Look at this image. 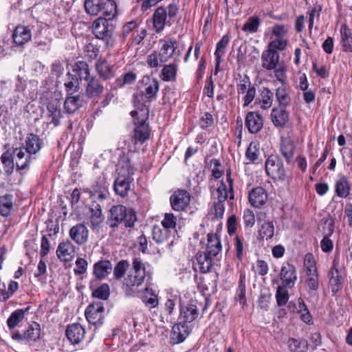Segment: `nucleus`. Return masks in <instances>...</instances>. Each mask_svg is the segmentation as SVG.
I'll return each instance as SVG.
<instances>
[{"label": "nucleus", "instance_id": "1", "mask_svg": "<svg viewBox=\"0 0 352 352\" xmlns=\"http://www.w3.org/2000/svg\"><path fill=\"white\" fill-rule=\"evenodd\" d=\"M146 277L151 278V272L146 270L145 264L140 258H133L132 270L124 278L122 289L126 297L138 296L146 307L155 308L158 305V298L154 290L151 287H146L142 291L138 289Z\"/></svg>", "mask_w": 352, "mask_h": 352}, {"label": "nucleus", "instance_id": "2", "mask_svg": "<svg viewBox=\"0 0 352 352\" xmlns=\"http://www.w3.org/2000/svg\"><path fill=\"white\" fill-rule=\"evenodd\" d=\"M160 89L159 80L151 76H144L138 82V91L133 94V102L136 109H141L146 103L157 98Z\"/></svg>", "mask_w": 352, "mask_h": 352}, {"label": "nucleus", "instance_id": "3", "mask_svg": "<svg viewBox=\"0 0 352 352\" xmlns=\"http://www.w3.org/2000/svg\"><path fill=\"white\" fill-rule=\"evenodd\" d=\"M206 251L197 254V265L201 273L209 272L213 265V257L217 256L222 250L220 239L217 234L210 233L208 236Z\"/></svg>", "mask_w": 352, "mask_h": 352}, {"label": "nucleus", "instance_id": "4", "mask_svg": "<svg viewBox=\"0 0 352 352\" xmlns=\"http://www.w3.org/2000/svg\"><path fill=\"white\" fill-rule=\"evenodd\" d=\"M134 119L135 127L132 140L135 144H144L150 137V128L147 120L149 116L148 106H142L141 109H135L131 112Z\"/></svg>", "mask_w": 352, "mask_h": 352}, {"label": "nucleus", "instance_id": "5", "mask_svg": "<svg viewBox=\"0 0 352 352\" xmlns=\"http://www.w3.org/2000/svg\"><path fill=\"white\" fill-rule=\"evenodd\" d=\"M85 12L90 16L102 13L106 17L113 19L117 14V4L114 0H85Z\"/></svg>", "mask_w": 352, "mask_h": 352}, {"label": "nucleus", "instance_id": "6", "mask_svg": "<svg viewBox=\"0 0 352 352\" xmlns=\"http://www.w3.org/2000/svg\"><path fill=\"white\" fill-rule=\"evenodd\" d=\"M109 17H99L93 23L92 29L95 36L103 41L107 47L114 45L115 39L113 36L114 26Z\"/></svg>", "mask_w": 352, "mask_h": 352}, {"label": "nucleus", "instance_id": "7", "mask_svg": "<svg viewBox=\"0 0 352 352\" xmlns=\"http://www.w3.org/2000/svg\"><path fill=\"white\" fill-rule=\"evenodd\" d=\"M236 80V85L238 95H244L243 107L248 106L255 98L256 88L252 85L250 77L247 74H238Z\"/></svg>", "mask_w": 352, "mask_h": 352}, {"label": "nucleus", "instance_id": "8", "mask_svg": "<svg viewBox=\"0 0 352 352\" xmlns=\"http://www.w3.org/2000/svg\"><path fill=\"white\" fill-rule=\"evenodd\" d=\"M265 171L268 176L274 180L285 179V170L281 159L274 155H270L265 162Z\"/></svg>", "mask_w": 352, "mask_h": 352}, {"label": "nucleus", "instance_id": "9", "mask_svg": "<svg viewBox=\"0 0 352 352\" xmlns=\"http://www.w3.org/2000/svg\"><path fill=\"white\" fill-rule=\"evenodd\" d=\"M40 336L41 327L40 324L36 322L30 324L23 333H21L19 331H13L11 333L12 338L18 342L36 341L40 338Z\"/></svg>", "mask_w": 352, "mask_h": 352}, {"label": "nucleus", "instance_id": "10", "mask_svg": "<svg viewBox=\"0 0 352 352\" xmlns=\"http://www.w3.org/2000/svg\"><path fill=\"white\" fill-rule=\"evenodd\" d=\"M170 202L174 210L183 211L190 202V195L186 190H177L170 196Z\"/></svg>", "mask_w": 352, "mask_h": 352}, {"label": "nucleus", "instance_id": "11", "mask_svg": "<svg viewBox=\"0 0 352 352\" xmlns=\"http://www.w3.org/2000/svg\"><path fill=\"white\" fill-rule=\"evenodd\" d=\"M104 311L103 304L101 302H94L87 307L85 314L89 323L98 324L102 323Z\"/></svg>", "mask_w": 352, "mask_h": 352}, {"label": "nucleus", "instance_id": "12", "mask_svg": "<svg viewBox=\"0 0 352 352\" xmlns=\"http://www.w3.org/2000/svg\"><path fill=\"white\" fill-rule=\"evenodd\" d=\"M295 149L296 145L294 142V138L290 133L281 138L280 151L287 164H290L292 162Z\"/></svg>", "mask_w": 352, "mask_h": 352}, {"label": "nucleus", "instance_id": "13", "mask_svg": "<svg viewBox=\"0 0 352 352\" xmlns=\"http://www.w3.org/2000/svg\"><path fill=\"white\" fill-rule=\"evenodd\" d=\"M85 328L78 323L69 324L65 331V335L67 340L72 344L80 343L85 336Z\"/></svg>", "mask_w": 352, "mask_h": 352}, {"label": "nucleus", "instance_id": "14", "mask_svg": "<svg viewBox=\"0 0 352 352\" xmlns=\"http://www.w3.org/2000/svg\"><path fill=\"white\" fill-rule=\"evenodd\" d=\"M126 214V207L122 205L113 206L109 212L107 223L112 228H116L123 221Z\"/></svg>", "mask_w": 352, "mask_h": 352}, {"label": "nucleus", "instance_id": "15", "mask_svg": "<svg viewBox=\"0 0 352 352\" xmlns=\"http://www.w3.org/2000/svg\"><path fill=\"white\" fill-rule=\"evenodd\" d=\"M245 124L250 133H256L263 126V118L258 112L250 111L246 115Z\"/></svg>", "mask_w": 352, "mask_h": 352}, {"label": "nucleus", "instance_id": "16", "mask_svg": "<svg viewBox=\"0 0 352 352\" xmlns=\"http://www.w3.org/2000/svg\"><path fill=\"white\" fill-rule=\"evenodd\" d=\"M280 278L283 286L287 288H292L297 280V274L294 265L287 263L281 267Z\"/></svg>", "mask_w": 352, "mask_h": 352}, {"label": "nucleus", "instance_id": "17", "mask_svg": "<svg viewBox=\"0 0 352 352\" xmlns=\"http://www.w3.org/2000/svg\"><path fill=\"white\" fill-rule=\"evenodd\" d=\"M89 230L85 224L79 223L71 228L70 238L78 245H82L87 241Z\"/></svg>", "mask_w": 352, "mask_h": 352}, {"label": "nucleus", "instance_id": "18", "mask_svg": "<svg viewBox=\"0 0 352 352\" xmlns=\"http://www.w3.org/2000/svg\"><path fill=\"white\" fill-rule=\"evenodd\" d=\"M84 192L88 193L89 197L94 200H104L109 195L107 187L101 180L96 181L91 187L85 188Z\"/></svg>", "mask_w": 352, "mask_h": 352}, {"label": "nucleus", "instance_id": "19", "mask_svg": "<svg viewBox=\"0 0 352 352\" xmlns=\"http://www.w3.org/2000/svg\"><path fill=\"white\" fill-rule=\"evenodd\" d=\"M133 181L132 177L118 175L113 184L115 192L122 197H126L131 189V183Z\"/></svg>", "mask_w": 352, "mask_h": 352}, {"label": "nucleus", "instance_id": "20", "mask_svg": "<svg viewBox=\"0 0 352 352\" xmlns=\"http://www.w3.org/2000/svg\"><path fill=\"white\" fill-rule=\"evenodd\" d=\"M56 255L61 261L69 262L74 257L75 247L70 241L61 242L57 248Z\"/></svg>", "mask_w": 352, "mask_h": 352}, {"label": "nucleus", "instance_id": "21", "mask_svg": "<svg viewBox=\"0 0 352 352\" xmlns=\"http://www.w3.org/2000/svg\"><path fill=\"white\" fill-rule=\"evenodd\" d=\"M267 191L262 187L253 188L250 192L248 199L250 204L255 208H260L267 201Z\"/></svg>", "mask_w": 352, "mask_h": 352}, {"label": "nucleus", "instance_id": "22", "mask_svg": "<svg viewBox=\"0 0 352 352\" xmlns=\"http://www.w3.org/2000/svg\"><path fill=\"white\" fill-rule=\"evenodd\" d=\"M47 118L50 123L53 124L54 126H57L60 123V118L63 116L59 101L52 100L48 102L47 104Z\"/></svg>", "mask_w": 352, "mask_h": 352}, {"label": "nucleus", "instance_id": "23", "mask_svg": "<svg viewBox=\"0 0 352 352\" xmlns=\"http://www.w3.org/2000/svg\"><path fill=\"white\" fill-rule=\"evenodd\" d=\"M83 95L78 94L77 95L67 94L64 102V109L66 113L69 114L74 113L83 104Z\"/></svg>", "mask_w": 352, "mask_h": 352}, {"label": "nucleus", "instance_id": "24", "mask_svg": "<svg viewBox=\"0 0 352 352\" xmlns=\"http://www.w3.org/2000/svg\"><path fill=\"white\" fill-rule=\"evenodd\" d=\"M271 118L275 126L283 128L289 120V113L285 107H275L272 110Z\"/></svg>", "mask_w": 352, "mask_h": 352}, {"label": "nucleus", "instance_id": "25", "mask_svg": "<svg viewBox=\"0 0 352 352\" xmlns=\"http://www.w3.org/2000/svg\"><path fill=\"white\" fill-rule=\"evenodd\" d=\"M86 81L85 95L87 98H96L103 92L104 87L97 78L91 76Z\"/></svg>", "mask_w": 352, "mask_h": 352}, {"label": "nucleus", "instance_id": "26", "mask_svg": "<svg viewBox=\"0 0 352 352\" xmlns=\"http://www.w3.org/2000/svg\"><path fill=\"white\" fill-rule=\"evenodd\" d=\"M16 157V167L19 170L25 169L32 160V155L26 153L24 147L16 148L12 152Z\"/></svg>", "mask_w": 352, "mask_h": 352}, {"label": "nucleus", "instance_id": "27", "mask_svg": "<svg viewBox=\"0 0 352 352\" xmlns=\"http://www.w3.org/2000/svg\"><path fill=\"white\" fill-rule=\"evenodd\" d=\"M32 38L30 29L24 25L16 27L12 34L14 43L17 45H23L28 42Z\"/></svg>", "mask_w": 352, "mask_h": 352}, {"label": "nucleus", "instance_id": "28", "mask_svg": "<svg viewBox=\"0 0 352 352\" xmlns=\"http://www.w3.org/2000/svg\"><path fill=\"white\" fill-rule=\"evenodd\" d=\"M117 171L118 175L133 176L135 169L131 164V160L128 155L123 153L120 156L117 164Z\"/></svg>", "mask_w": 352, "mask_h": 352}, {"label": "nucleus", "instance_id": "29", "mask_svg": "<svg viewBox=\"0 0 352 352\" xmlns=\"http://www.w3.org/2000/svg\"><path fill=\"white\" fill-rule=\"evenodd\" d=\"M261 58L263 67L267 70H272L278 65L279 54L268 48L263 52Z\"/></svg>", "mask_w": 352, "mask_h": 352}, {"label": "nucleus", "instance_id": "30", "mask_svg": "<svg viewBox=\"0 0 352 352\" xmlns=\"http://www.w3.org/2000/svg\"><path fill=\"white\" fill-rule=\"evenodd\" d=\"M167 19V11L164 7H158L153 13V26L157 33L161 32L166 25Z\"/></svg>", "mask_w": 352, "mask_h": 352}, {"label": "nucleus", "instance_id": "31", "mask_svg": "<svg viewBox=\"0 0 352 352\" xmlns=\"http://www.w3.org/2000/svg\"><path fill=\"white\" fill-rule=\"evenodd\" d=\"M42 146V140L37 135L30 133L26 137L25 141V150L30 155L38 153Z\"/></svg>", "mask_w": 352, "mask_h": 352}, {"label": "nucleus", "instance_id": "32", "mask_svg": "<svg viewBox=\"0 0 352 352\" xmlns=\"http://www.w3.org/2000/svg\"><path fill=\"white\" fill-rule=\"evenodd\" d=\"M183 320H180L175 324L172 329L173 338L177 343L182 342L188 336L190 333L189 327Z\"/></svg>", "mask_w": 352, "mask_h": 352}, {"label": "nucleus", "instance_id": "33", "mask_svg": "<svg viewBox=\"0 0 352 352\" xmlns=\"http://www.w3.org/2000/svg\"><path fill=\"white\" fill-rule=\"evenodd\" d=\"M198 315L197 306L193 304H188L181 307L179 319L184 322H192L198 317Z\"/></svg>", "mask_w": 352, "mask_h": 352}, {"label": "nucleus", "instance_id": "34", "mask_svg": "<svg viewBox=\"0 0 352 352\" xmlns=\"http://www.w3.org/2000/svg\"><path fill=\"white\" fill-rule=\"evenodd\" d=\"M344 277L342 273L336 267L335 262L331 269V277L329 280V285L333 294L341 290L342 288Z\"/></svg>", "mask_w": 352, "mask_h": 352}, {"label": "nucleus", "instance_id": "35", "mask_svg": "<svg viewBox=\"0 0 352 352\" xmlns=\"http://www.w3.org/2000/svg\"><path fill=\"white\" fill-rule=\"evenodd\" d=\"M351 186L345 175H340L335 184V191L337 196L346 198L350 194Z\"/></svg>", "mask_w": 352, "mask_h": 352}, {"label": "nucleus", "instance_id": "36", "mask_svg": "<svg viewBox=\"0 0 352 352\" xmlns=\"http://www.w3.org/2000/svg\"><path fill=\"white\" fill-rule=\"evenodd\" d=\"M170 230L165 228H161L159 226H154L153 228V239L157 243H163L167 242L168 245L173 243V241H169L170 237Z\"/></svg>", "mask_w": 352, "mask_h": 352}, {"label": "nucleus", "instance_id": "37", "mask_svg": "<svg viewBox=\"0 0 352 352\" xmlns=\"http://www.w3.org/2000/svg\"><path fill=\"white\" fill-rule=\"evenodd\" d=\"M112 270L111 263L108 260H102L94 265V274L99 280L103 279Z\"/></svg>", "mask_w": 352, "mask_h": 352}, {"label": "nucleus", "instance_id": "38", "mask_svg": "<svg viewBox=\"0 0 352 352\" xmlns=\"http://www.w3.org/2000/svg\"><path fill=\"white\" fill-rule=\"evenodd\" d=\"M257 100L261 109H268L273 104L274 93L269 88L263 87L260 90Z\"/></svg>", "mask_w": 352, "mask_h": 352}, {"label": "nucleus", "instance_id": "39", "mask_svg": "<svg viewBox=\"0 0 352 352\" xmlns=\"http://www.w3.org/2000/svg\"><path fill=\"white\" fill-rule=\"evenodd\" d=\"M104 220L101 206L98 204H93L91 208V227L93 230H98Z\"/></svg>", "mask_w": 352, "mask_h": 352}, {"label": "nucleus", "instance_id": "40", "mask_svg": "<svg viewBox=\"0 0 352 352\" xmlns=\"http://www.w3.org/2000/svg\"><path fill=\"white\" fill-rule=\"evenodd\" d=\"M276 98L279 107H287L292 102L289 90L284 86L279 87L276 90Z\"/></svg>", "mask_w": 352, "mask_h": 352}, {"label": "nucleus", "instance_id": "41", "mask_svg": "<svg viewBox=\"0 0 352 352\" xmlns=\"http://www.w3.org/2000/svg\"><path fill=\"white\" fill-rule=\"evenodd\" d=\"M29 309V307H27L25 309H16L11 314L7 320V325L9 329L13 331L14 329L24 319L25 315Z\"/></svg>", "mask_w": 352, "mask_h": 352}, {"label": "nucleus", "instance_id": "42", "mask_svg": "<svg viewBox=\"0 0 352 352\" xmlns=\"http://www.w3.org/2000/svg\"><path fill=\"white\" fill-rule=\"evenodd\" d=\"M229 43V37L227 35H224L221 39L217 44V49L214 52L215 62H216V73L217 69L221 62V58L226 54V50Z\"/></svg>", "mask_w": 352, "mask_h": 352}, {"label": "nucleus", "instance_id": "43", "mask_svg": "<svg viewBox=\"0 0 352 352\" xmlns=\"http://www.w3.org/2000/svg\"><path fill=\"white\" fill-rule=\"evenodd\" d=\"M340 34L343 50L345 52H352V34L351 30L346 24L341 25Z\"/></svg>", "mask_w": 352, "mask_h": 352}, {"label": "nucleus", "instance_id": "44", "mask_svg": "<svg viewBox=\"0 0 352 352\" xmlns=\"http://www.w3.org/2000/svg\"><path fill=\"white\" fill-rule=\"evenodd\" d=\"M13 196L10 194L0 197V215L8 217L13 209Z\"/></svg>", "mask_w": 352, "mask_h": 352}, {"label": "nucleus", "instance_id": "45", "mask_svg": "<svg viewBox=\"0 0 352 352\" xmlns=\"http://www.w3.org/2000/svg\"><path fill=\"white\" fill-rule=\"evenodd\" d=\"M67 94L74 95L80 90L79 79L76 75L67 73V79L64 83Z\"/></svg>", "mask_w": 352, "mask_h": 352}, {"label": "nucleus", "instance_id": "46", "mask_svg": "<svg viewBox=\"0 0 352 352\" xmlns=\"http://www.w3.org/2000/svg\"><path fill=\"white\" fill-rule=\"evenodd\" d=\"M73 72L79 77L80 80H87L91 76L88 64L85 61H78L73 66Z\"/></svg>", "mask_w": 352, "mask_h": 352}, {"label": "nucleus", "instance_id": "47", "mask_svg": "<svg viewBox=\"0 0 352 352\" xmlns=\"http://www.w3.org/2000/svg\"><path fill=\"white\" fill-rule=\"evenodd\" d=\"M175 43L176 42L173 39H169L164 42L159 53L160 56H162V60L166 62L173 56L175 51Z\"/></svg>", "mask_w": 352, "mask_h": 352}, {"label": "nucleus", "instance_id": "48", "mask_svg": "<svg viewBox=\"0 0 352 352\" xmlns=\"http://www.w3.org/2000/svg\"><path fill=\"white\" fill-rule=\"evenodd\" d=\"M96 67L98 74L104 80L109 79L113 76L112 67L105 60H98Z\"/></svg>", "mask_w": 352, "mask_h": 352}, {"label": "nucleus", "instance_id": "49", "mask_svg": "<svg viewBox=\"0 0 352 352\" xmlns=\"http://www.w3.org/2000/svg\"><path fill=\"white\" fill-rule=\"evenodd\" d=\"M0 159L3 166L5 173L8 176L11 175L14 168L12 153L10 151H6L1 155Z\"/></svg>", "mask_w": 352, "mask_h": 352}, {"label": "nucleus", "instance_id": "50", "mask_svg": "<svg viewBox=\"0 0 352 352\" xmlns=\"http://www.w3.org/2000/svg\"><path fill=\"white\" fill-rule=\"evenodd\" d=\"M287 344L291 352H307L308 351L307 341L304 339L297 340L290 338Z\"/></svg>", "mask_w": 352, "mask_h": 352}, {"label": "nucleus", "instance_id": "51", "mask_svg": "<svg viewBox=\"0 0 352 352\" xmlns=\"http://www.w3.org/2000/svg\"><path fill=\"white\" fill-rule=\"evenodd\" d=\"M305 282L310 296L316 294L319 287L318 273L305 275Z\"/></svg>", "mask_w": 352, "mask_h": 352}, {"label": "nucleus", "instance_id": "52", "mask_svg": "<svg viewBox=\"0 0 352 352\" xmlns=\"http://www.w3.org/2000/svg\"><path fill=\"white\" fill-rule=\"evenodd\" d=\"M177 68L174 64L165 65L162 69L161 78L164 81H174L176 79Z\"/></svg>", "mask_w": 352, "mask_h": 352}, {"label": "nucleus", "instance_id": "53", "mask_svg": "<svg viewBox=\"0 0 352 352\" xmlns=\"http://www.w3.org/2000/svg\"><path fill=\"white\" fill-rule=\"evenodd\" d=\"M304 268L305 275L318 273L316 262L311 253H307L305 254L304 258Z\"/></svg>", "mask_w": 352, "mask_h": 352}, {"label": "nucleus", "instance_id": "54", "mask_svg": "<svg viewBox=\"0 0 352 352\" xmlns=\"http://www.w3.org/2000/svg\"><path fill=\"white\" fill-rule=\"evenodd\" d=\"M260 151L258 145L255 142H251L245 151V158L248 163H253L258 159Z\"/></svg>", "mask_w": 352, "mask_h": 352}, {"label": "nucleus", "instance_id": "55", "mask_svg": "<svg viewBox=\"0 0 352 352\" xmlns=\"http://www.w3.org/2000/svg\"><path fill=\"white\" fill-rule=\"evenodd\" d=\"M261 20L257 16L250 17L242 27V30L248 33H255L258 31Z\"/></svg>", "mask_w": 352, "mask_h": 352}, {"label": "nucleus", "instance_id": "56", "mask_svg": "<svg viewBox=\"0 0 352 352\" xmlns=\"http://www.w3.org/2000/svg\"><path fill=\"white\" fill-rule=\"evenodd\" d=\"M287 288V287L283 285H279L277 287L275 296L278 307L285 306L288 302L289 296Z\"/></svg>", "mask_w": 352, "mask_h": 352}, {"label": "nucleus", "instance_id": "57", "mask_svg": "<svg viewBox=\"0 0 352 352\" xmlns=\"http://www.w3.org/2000/svg\"><path fill=\"white\" fill-rule=\"evenodd\" d=\"M130 267L129 261L126 260L120 261L113 269V276L116 280L122 279L125 275L126 271Z\"/></svg>", "mask_w": 352, "mask_h": 352}, {"label": "nucleus", "instance_id": "58", "mask_svg": "<svg viewBox=\"0 0 352 352\" xmlns=\"http://www.w3.org/2000/svg\"><path fill=\"white\" fill-rule=\"evenodd\" d=\"M274 226L272 221H268L262 224L259 234L263 239H265L267 240L271 239L274 236Z\"/></svg>", "mask_w": 352, "mask_h": 352}, {"label": "nucleus", "instance_id": "59", "mask_svg": "<svg viewBox=\"0 0 352 352\" xmlns=\"http://www.w3.org/2000/svg\"><path fill=\"white\" fill-rule=\"evenodd\" d=\"M86 57L91 60L96 59L99 54V48L92 43H87L83 48Z\"/></svg>", "mask_w": 352, "mask_h": 352}, {"label": "nucleus", "instance_id": "60", "mask_svg": "<svg viewBox=\"0 0 352 352\" xmlns=\"http://www.w3.org/2000/svg\"><path fill=\"white\" fill-rule=\"evenodd\" d=\"M109 287L106 283L98 287L92 293V296L94 297L101 300H107L109 298Z\"/></svg>", "mask_w": 352, "mask_h": 352}, {"label": "nucleus", "instance_id": "61", "mask_svg": "<svg viewBox=\"0 0 352 352\" xmlns=\"http://www.w3.org/2000/svg\"><path fill=\"white\" fill-rule=\"evenodd\" d=\"M177 224V217L173 213H166L162 221V227L170 230H175Z\"/></svg>", "mask_w": 352, "mask_h": 352}, {"label": "nucleus", "instance_id": "62", "mask_svg": "<svg viewBox=\"0 0 352 352\" xmlns=\"http://www.w3.org/2000/svg\"><path fill=\"white\" fill-rule=\"evenodd\" d=\"M163 63H165V61L162 60V56L156 52H153L148 55L146 58V63L152 68H157Z\"/></svg>", "mask_w": 352, "mask_h": 352}, {"label": "nucleus", "instance_id": "63", "mask_svg": "<svg viewBox=\"0 0 352 352\" xmlns=\"http://www.w3.org/2000/svg\"><path fill=\"white\" fill-rule=\"evenodd\" d=\"M252 270L255 274L260 276H265L268 273L269 267L267 263L263 260H258L255 265L252 266Z\"/></svg>", "mask_w": 352, "mask_h": 352}, {"label": "nucleus", "instance_id": "64", "mask_svg": "<svg viewBox=\"0 0 352 352\" xmlns=\"http://www.w3.org/2000/svg\"><path fill=\"white\" fill-rule=\"evenodd\" d=\"M287 45V41L283 38H278L271 41L268 45V48L274 52L277 50H284Z\"/></svg>", "mask_w": 352, "mask_h": 352}]
</instances>
